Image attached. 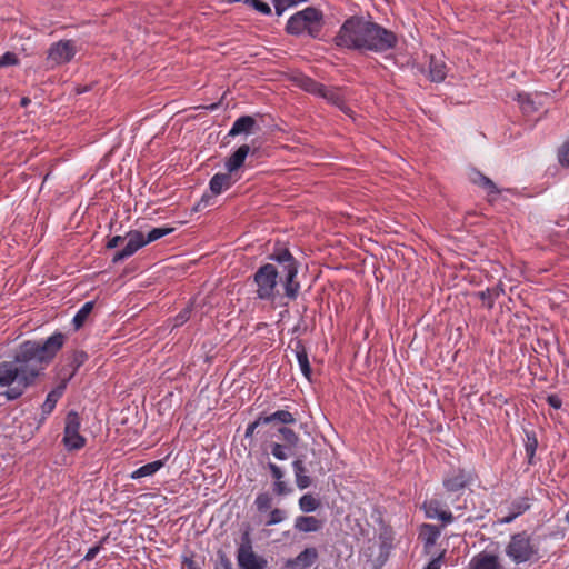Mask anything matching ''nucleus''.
Returning <instances> with one entry per match:
<instances>
[{"label":"nucleus","mask_w":569,"mask_h":569,"mask_svg":"<svg viewBox=\"0 0 569 569\" xmlns=\"http://www.w3.org/2000/svg\"><path fill=\"white\" fill-rule=\"evenodd\" d=\"M66 335L54 332L43 341L22 342L13 357L0 362V393L8 400L20 398L43 373L66 342Z\"/></svg>","instance_id":"nucleus-1"},{"label":"nucleus","mask_w":569,"mask_h":569,"mask_svg":"<svg viewBox=\"0 0 569 569\" xmlns=\"http://www.w3.org/2000/svg\"><path fill=\"white\" fill-rule=\"evenodd\" d=\"M397 42L392 31L358 16L348 18L335 37L336 46L359 51L385 52Z\"/></svg>","instance_id":"nucleus-2"},{"label":"nucleus","mask_w":569,"mask_h":569,"mask_svg":"<svg viewBox=\"0 0 569 569\" xmlns=\"http://www.w3.org/2000/svg\"><path fill=\"white\" fill-rule=\"evenodd\" d=\"M269 259L274 263L281 274L282 287L284 296L290 300H296L300 291V282L297 280L298 276V261L288 249L274 251L269 256Z\"/></svg>","instance_id":"nucleus-3"},{"label":"nucleus","mask_w":569,"mask_h":569,"mask_svg":"<svg viewBox=\"0 0 569 569\" xmlns=\"http://www.w3.org/2000/svg\"><path fill=\"white\" fill-rule=\"evenodd\" d=\"M282 274L274 263L260 266L253 274V282L257 287L256 297L260 300L274 302L279 296V284Z\"/></svg>","instance_id":"nucleus-4"},{"label":"nucleus","mask_w":569,"mask_h":569,"mask_svg":"<svg viewBox=\"0 0 569 569\" xmlns=\"http://www.w3.org/2000/svg\"><path fill=\"white\" fill-rule=\"evenodd\" d=\"M505 552L512 562L519 565L537 558L539 547L531 535L523 530L510 536Z\"/></svg>","instance_id":"nucleus-5"},{"label":"nucleus","mask_w":569,"mask_h":569,"mask_svg":"<svg viewBox=\"0 0 569 569\" xmlns=\"http://www.w3.org/2000/svg\"><path fill=\"white\" fill-rule=\"evenodd\" d=\"M321 11L313 7H308L290 17L286 30L289 34L300 36L307 32L312 38H316L321 29Z\"/></svg>","instance_id":"nucleus-6"},{"label":"nucleus","mask_w":569,"mask_h":569,"mask_svg":"<svg viewBox=\"0 0 569 569\" xmlns=\"http://www.w3.org/2000/svg\"><path fill=\"white\" fill-rule=\"evenodd\" d=\"M77 42L72 39L59 40L48 49L46 63L48 69L69 63L77 54Z\"/></svg>","instance_id":"nucleus-7"},{"label":"nucleus","mask_w":569,"mask_h":569,"mask_svg":"<svg viewBox=\"0 0 569 569\" xmlns=\"http://www.w3.org/2000/svg\"><path fill=\"white\" fill-rule=\"evenodd\" d=\"M81 418L77 411H69L66 416L62 443L67 450H80L86 446V438L80 435Z\"/></svg>","instance_id":"nucleus-8"},{"label":"nucleus","mask_w":569,"mask_h":569,"mask_svg":"<svg viewBox=\"0 0 569 569\" xmlns=\"http://www.w3.org/2000/svg\"><path fill=\"white\" fill-rule=\"evenodd\" d=\"M127 243L123 249L114 253L113 263L123 261L133 256L139 249L146 246L144 234L139 230H132L127 233Z\"/></svg>","instance_id":"nucleus-9"},{"label":"nucleus","mask_w":569,"mask_h":569,"mask_svg":"<svg viewBox=\"0 0 569 569\" xmlns=\"http://www.w3.org/2000/svg\"><path fill=\"white\" fill-rule=\"evenodd\" d=\"M472 481V473L465 469H453L448 472L442 485L448 492H458L465 489Z\"/></svg>","instance_id":"nucleus-10"},{"label":"nucleus","mask_w":569,"mask_h":569,"mask_svg":"<svg viewBox=\"0 0 569 569\" xmlns=\"http://www.w3.org/2000/svg\"><path fill=\"white\" fill-rule=\"evenodd\" d=\"M530 508L531 499L529 497H518L508 505L506 513L498 519V522L500 525L511 523Z\"/></svg>","instance_id":"nucleus-11"},{"label":"nucleus","mask_w":569,"mask_h":569,"mask_svg":"<svg viewBox=\"0 0 569 569\" xmlns=\"http://www.w3.org/2000/svg\"><path fill=\"white\" fill-rule=\"evenodd\" d=\"M237 560L239 569H266L267 560L257 556L250 546L238 549Z\"/></svg>","instance_id":"nucleus-12"},{"label":"nucleus","mask_w":569,"mask_h":569,"mask_svg":"<svg viewBox=\"0 0 569 569\" xmlns=\"http://www.w3.org/2000/svg\"><path fill=\"white\" fill-rule=\"evenodd\" d=\"M469 569H501L500 558L498 555L482 551L471 558Z\"/></svg>","instance_id":"nucleus-13"},{"label":"nucleus","mask_w":569,"mask_h":569,"mask_svg":"<svg viewBox=\"0 0 569 569\" xmlns=\"http://www.w3.org/2000/svg\"><path fill=\"white\" fill-rule=\"evenodd\" d=\"M238 179L239 178L233 179V173H230L229 171L223 173L218 172L210 179L209 189L213 196H219L223 191L230 189Z\"/></svg>","instance_id":"nucleus-14"},{"label":"nucleus","mask_w":569,"mask_h":569,"mask_svg":"<svg viewBox=\"0 0 569 569\" xmlns=\"http://www.w3.org/2000/svg\"><path fill=\"white\" fill-rule=\"evenodd\" d=\"M250 152L249 144H241L231 156L224 161V168L230 173L236 174L237 171L243 166Z\"/></svg>","instance_id":"nucleus-15"},{"label":"nucleus","mask_w":569,"mask_h":569,"mask_svg":"<svg viewBox=\"0 0 569 569\" xmlns=\"http://www.w3.org/2000/svg\"><path fill=\"white\" fill-rule=\"evenodd\" d=\"M317 558L318 552L315 548H306L295 559H289L286 567L291 569L295 567H298L299 569H307L316 562Z\"/></svg>","instance_id":"nucleus-16"},{"label":"nucleus","mask_w":569,"mask_h":569,"mask_svg":"<svg viewBox=\"0 0 569 569\" xmlns=\"http://www.w3.org/2000/svg\"><path fill=\"white\" fill-rule=\"evenodd\" d=\"M322 525V521L313 516H299L295 519V529L300 532L319 531Z\"/></svg>","instance_id":"nucleus-17"},{"label":"nucleus","mask_w":569,"mask_h":569,"mask_svg":"<svg viewBox=\"0 0 569 569\" xmlns=\"http://www.w3.org/2000/svg\"><path fill=\"white\" fill-rule=\"evenodd\" d=\"M295 353L302 375L310 380L311 379V366L309 362L308 353L305 345L298 340L295 346Z\"/></svg>","instance_id":"nucleus-18"},{"label":"nucleus","mask_w":569,"mask_h":569,"mask_svg":"<svg viewBox=\"0 0 569 569\" xmlns=\"http://www.w3.org/2000/svg\"><path fill=\"white\" fill-rule=\"evenodd\" d=\"M256 120L251 116H241L232 124L228 136L236 137L241 133L252 132Z\"/></svg>","instance_id":"nucleus-19"},{"label":"nucleus","mask_w":569,"mask_h":569,"mask_svg":"<svg viewBox=\"0 0 569 569\" xmlns=\"http://www.w3.org/2000/svg\"><path fill=\"white\" fill-rule=\"evenodd\" d=\"M441 535V530L436 525L423 523L420 527L419 538L425 542L426 547L433 546Z\"/></svg>","instance_id":"nucleus-20"},{"label":"nucleus","mask_w":569,"mask_h":569,"mask_svg":"<svg viewBox=\"0 0 569 569\" xmlns=\"http://www.w3.org/2000/svg\"><path fill=\"white\" fill-rule=\"evenodd\" d=\"M429 77H430V80L433 82L443 81L447 77L446 63L440 59H436L435 57H431L430 63H429Z\"/></svg>","instance_id":"nucleus-21"},{"label":"nucleus","mask_w":569,"mask_h":569,"mask_svg":"<svg viewBox=\"0 0 569 569\" xmlns=\"http://www.w3.org/2000/svg\"><path fill=\"white\" fill-rule=\"evenodd\" d=\"M262 416V421H264V425H269L272 422H279L281 425L288 426V425H295L297 419L296 417L289 412L288 410H278L271 415Z\"/></svg>","instance_id":"nucleus-22"},{"label":"nucleus","mask_w":569,"mask_h":569,"mask_svg":"<svg viewBox=\"0 0 569 569\" xmlns=\"http://www.w3.org/2000/svg\"><path fill=\"white\" fill-rule=\"evenodd\" d=\"M292 467L296 476L297 487L301 490L308 488L311 485V479L307 475V469L303 461L297 459L292 462Z\"/></svg>","instance_id":"nucleus-23"},{"label":"nucleus","mask_w":569,"mask_h":569,"mask_svg":"<svg viewBox=\"0 0 569 569\" xmlns=\"http://www.w3.org/2000/svg\"><path fill=\"white\" fill-rule=\"evenodd\" d=\"M163 467L162 460H154L152 462L146 463L141 466L140 468L136 469L130 473L131 479H140L144 477L153 476L156 472H158Z\"/></svg>","instance_id":"nucleus-24"},{"label":"nucleus","mask_w":569,"mask_h":569,"mask_svg":"<svg viewBox=\"0 0 569 569\" xmlns=\"http://www.w3.org/2000/svg\"><path fill=\"white\" fill-rule=\"evenodd\" d=\"M471 181L475 184L485 189L489 196L500 193V190L497 188L496 183L490 178L486 177L483 173L479 171L473 172Z\"/></svg>","instance_id":"nucleus-25"},{"label":"nucleus","mask_w":569,"mask_h":569,"mask_svg":"<svg viewBox=\"0 0 569 569\" xmlns=\"http://www.w3.org/2000/svg\"><path fill=\"white\" fill-rule=\"evenodd\" d=\"M503 292V284L498 283L492 288H487L486 290L478 292V297L482 301H487V308L491 309L495 305L496 299H498Z\"/></svg>","instance_id":"nucleus-26"},{"label":"nucleus","mask_w":569,"mask_h":569,"mask_svg":"<svg viewBox=\"0 0 569 569\" xmlns=\"http://www.w3.org/2000/svg\"><path fill=\"white\" fill-rule=\"evenodd\" d=\"M94 308L93 301H87L74 315L72 319V325L76 330H79L88 320Z\"/></svg>","instance_id":"nucleus-27"},{"label":"nucleus","mask_w":569,"mask_h":569,"mask_svg":"<svg viewBox=\"0 0 569 569\" xmlns=\"http://www.w3.org/2000/svg\"><path fill=\"white\" fill-rule=\"evenodd\" d=\"M88 360V355L87 352L82 351V350H77L74 351L72 355H71V359H70V363H69V367H70V370H68V372L66 375L69 376V378H73V376L76 375V372L78 371V369Z\"/></svg>","instance_id":"nucleus-28"},{"label":"nucleus","mask_w":569,"mask_h":569,"mask_svg":"<svg viewBox=\"0 0 569 569\" xmlns=\"http://www.w3.org/2000/svg\"><path fill=\"white\" fill-rule=\"evenodd\" d=\"M538 448V440L535 432H526L525 450L529 465H535L533 458Z\"/></svg>","instance_id":"nucleus-29"},{"label":"nucleus","mask_w":569,"mask_h":569,"mask_svg":"<svg viewBox=\"0 0 569 569\" xmlns=\"http://www.w3.org/2000/svg\"><path fill=\"white\" fill-rule=\"evenodd\" d=\"M320 507V501L310 493H306L299 499V508L303 512H312Z\"/></svg>","instance_id":"nucleus-30"},{"label":"nucleus","mask_w":569,"mask_h":569,"mask_svg":"<svg viewBox=\"0 0 569 569\" xmlns=\"http://www.w3.org/2000/svg\"><path fill=\"white\" fill-rule=\"evenodd\" d=\"M422 509L425 511V515L429 519H438L443 509L440 506V502L436 499H431L428 501H425L422 505Z\"/></svg>","instance_id":"nucleus-31"},{"label":"nucleus","mask_w":569,"mask_h":569,"mask_svg":"<svg viewBox=\"0 0 569 569\" xmlns=\"http://www.w3.org/2000/svg\"><path fill=\"white\" fill-rule=\"evenodd\" d=\"M174 230V228H171V227H159V228H153L152 230H150L148 232L147 236H144V243L146 246L153 242V241H157L159 239H161L162 237H166L170 233H172Z\"/></svg>","instance_id":"nucleus-32"},{"label":"nucleus","mask_w":569,"mask_h":569,"mask_svg":"<svg viewBox=\"0 0 569 569\" xmlns=\"http://www.w3.org/2000/svg\"><path fill=\"white\" fill-rule=\"evenodd\" d=\"M325 84L319 83L310 78H306L302 80V88L312 94L321 97L325 91Z\"/></svg>","instance_id":"nucleus-33"},{"label":"nucleus","mask_w":569,"mask_h":569,"mask_svg":"<svg viewBox=\"0 0 569 569\" xmlns=\"http://www.w3.org/2000/svg\"><path fill=\"white\" fill-rule=\"evenodd\" d=\"M278 432L281 436V439L288 445V446H296L299 441L298 435L290 428L283 426L278 429Z\"/></svg>","instance_id":"nucleus-34"},{"label":"nucleus","mask_w":569,"mask_h":569,"mask_svg":"<svg viewBox=\"0 0 569 569\" xmlns=\"http://www.w3.org/2000/svg\"><path fill=\"white\" fill-rule=\"evenodd\" d=\"M321 97L325 98L326 100L330 101L331 103L336 104L341 110H345V108H343L345 102H343L342 98L340 97V94L335 89L325 87V91L321 94Z\"/></svg>","instance_id":"nucleus-35"},{"label":"nucleus","mask_w":569,"mask_h":569,"mask_svg":"<svg viewBox=\"0 0 569 569\" xmlns=\"http://www.w3.org/2000/svg\"><path fill=\"white\" fill-rule=\"evenodd\" d=\"M254 505H256L258 511H260V512L267 511L272 506V498L267 492L259 493L256 497Z\"/></svg>","instance_id":"nucleus-36"},{"label":"nucleus","mask_w":569,"mask_h":569,"mask_svg":"<svg viewBox=\"0 0 569 569\" xmlns=\"http://www.w3.org/2000/svg\"><path fill=\"white\" fill-rule=\"evenodd\" d=\"M305 2H308V0H273L276 13L278 16H281L288 8Z\"/></svg>","instance_id":"nucleus-37"},{"label":"nucleus","mask_w":569,"mask_h":569,"mask_svg":"<svg viewBox=\"0 0 569 569\" xmlns=\"http://www.w3.org/2000/svg\"><path fill=\"white\" fill-rule=\"evenodd\" d=\"M71 379H72V378H69V376L64 373V375L61 377V381L59 382V385H58L56 388H53V389L49 392V395H50L51 397H53V398H56V399H58V400H59V399L62 397V395H63V392H64V390H66V388H67V385H68V382H69Z\"/></svg>","instance_id":"nucleus-38"},{"label":"nucleus","mask_w":569,"mask_h":569,"mask_svg":"<svg viewBox=\"0 0 569 569\" xmlns=\"http://www.w3.org/2000/svg\"><path fill=\"white\" fill-rule=\"evenodd\" d=\"M518 102L520 103L522 111L526 113H530L536 110V108L533 106V101L531 100L530 96L527 93H519Z\"/></svg>","instance_id":"nucleus-39"},{"label":"nucleus","mask_w":569,"mask_h":569,"mask_svg":"<svg viewBox=\"0 0 569 569\" xmlns=\"http://www.w3.org/2000/svg\"><path fill=\"white\" fill-rule=\"evenodd\" d=\"M244 3L256 9L258 12L262 14H270L271 8L267 2H263L261 0H244Z\"/></svg>","instance_id":"nucleus-40"},{"label":"nucleus","mask_w":569,"mask_h":569,"mask_svg":"<svg viewBox=\"0 0 569 569\" xmlns=\"http://www.w3.org/2000/svg\"><path fill=\"white\" fill-rule=\"evenodd\" d=\"M286 519V511L281 509H273L269 513V519L266 521L267 526H273L282 522Z\"/></svg>","instance_id":"nucleus-41"},{"label":"nucleus","mask_w":569,"mask_h":569,"mask_svg":"<svg viewBox=\"0 0 569 569\" xmlns=\"http://www.w3.org/2000/svg\"><path fill=\"white\" fill-rule=\"evenodd\" d=\"M558 160L561 166L569 167V140L565 141L559 148Z\"/></svg>","instance_id":"nucleus-42"},{"label":"nucleus","mask_w":569,"mask_h":569,"mask_svg":"<svg viewBox=\"0 0 569 569\" xmlns=\"http://www.w3.org/2000/svg\"><path fill=\"white\" fill-rule=\"evenodd\" d=\"M191 307H186L173 318V327H180L190 319Z\"/></svg>","instance_id":"nucleus-43"},{"label":"nucleus","mask_w":569,"mask_h":569,"mask_svg":"<svg viewBox=\"0 0 569 569\" xmlns=\"http://www.w3.org/2000/svg\"><path fill=\"white\" fill-rule=\"evenodd\" d=\"M57 402L58 399L51 397L49 393L47 395V398L41 407L43 419L54 410Z\"/></svg>","instance_id":"nucleus-44"},{"label":"nucleus","mask_w":569,"mask_h":569,"mask_svg":"<svg viewBox=\"0 0 569 569\" xmlns=\"http://www.w3.org/2000/svg\"><path fill=\"white\" fill-rule=\"evenodd\" d=\"M19 59L16 53L13 52H6L0 57V68L9 67V66H16L18 64Z\"/></svg>","instance_id":"nucleus-45"},{"label":"nucleus","mask_w":569,"mask_h":569,"mask_svg":"<svg viewBox=\"0 0 569 569\" xmlns=\"http://www.w3.org/2000/svg\"><path fill=\"white\" fill-rule=\"evenodd\" d=\"M271 453L278 460H286L288 458V455L286 452L284 446H282L280 443H272L271 445Z\"/></svg>","instance_id":"nucleus-46"},{"label":"nucleus","mask_w":569,"mask_h":569,"mask_svg":"<svg viewBox=\"0 0 569 569\" xmlns=\"http://www.w3.org/2000/svg\"><path fill=\"white\" fill-rule=\"evenodd\" d=\"M264 425V421H262V416H259L253 422L249 423L246 429L244 436L252 437L256 429L260 426Z\"/></svg>","instance_id":"nucleus-47"},{"label":"nucleus","mask_w":569,"mask_h":569,"mask_svg":"<svg viewBox=\"0 0 569 569\" xmlns=\"http://www.w3.org/2000/svg\"><path fill=\"white\" fill-rule=\"evenodd\" d=\"M104 540H106V538L99 545L91 547L84 555L83 561L93 560L97 557V555L100 552Z\"/></svg>","instance_id":"nucleus-48"},{"label":"nucleus","mask_w":569,"mask_h":569,"mask_svg":"<svg viewBox=\"0 0 569 569\" xmlns=\"http://www.w3.org/2000/svg\"><path fill=\"white\" fill-rule=\"evenodd\" d=\"M273 492L278 496H283L289 493L290 489L287 487L286 482L279 480L273 483Z\"/></svg>","instance_id":"nucleus-49"},{"label":"nucleus","mask_w":569,"mask_h":569,"mask_svg":"<svg viewBox=\"0 0 569 569\" xmlns=\"http://www.w3.org/2000/svg\"><path fill=\"white\" fill-rule=\"evenodd\" d=\"M268 468H269L272 477L276 479V481H279V480H281L283 478V476H284L283 471L276 463L269 462L268 463Z\"/></svg>","instance_id":"nucleus-50"},{"label":"nucleus","mask_w":569,"mask_h":569,"mask_svg":"<svg viewBox=\"0 0 569 569\" xmlns=\"http://www.w3.org/2000/svg\"><path fill=\"white\" fill-rule=\"evenodd\" d=\"M547 402L553 409H560L562 406V400L558 395H549L547 397Z\"/></svg>","instance_id":"nucleus-51"},{"label":"nucleus","mask_w":569,"mask_h":569,"mask_svg":"<svg viewBox=\"0 0 569 569\" xmlns=\"http://www.w3.org/2000/svg\"><path fill=\"white\" fill-rule=\"evenodd\" d=\"M438 519L442 521V525H443V526H446V525H448V523H451V522L453 521V519H455V518H453V515H452V512H451V511H449V510H443V511L441 512V515L439 516V518H438Z\"/></svg>","instance_id":"nucleus-52"},{"label":"nucleus","mask_w":569,"mask_h":569,"mask_svg":"<svg viewBox=\"0 0 569 569\" xmlns=\"http://www.w3.org/2000/svg\"><path fill=\"white\" fill-rule=\"evenodd\" d=\"M443 553H440L438 557L433 558L425 569H440L442 562Z\"/></svg>","instance_id":"nucleus-53"},{"label":"nucleus","mask_w":569,"mask_h":569,"mask_svg":"<svg viewBox=\"0 0 569 569\" xmlns=\"http://www.w3.org/2000/svg\"><path fill=\"white\" fill-rule=\"evenodd\" d=\"M123 241V238L121 236H114L107 242L106 247L108 249L117 248L121 242Z\"/></svg>","instance_id":"nucleus-54"},{"label":"nucleus","mask_w":569,"mask_h":569,"mask_svg":"<svg viewBox=\"0 0 569 569\" xmlns=\"http://www.w3.org/2000/svg\"><path fill=\"white\" fill-rule=\"evenodd\" d=\"M220 565L223 569H233L231 560L226 556L220 557Z\"/></svg>","instance_id":"nucleus-55"},{"label":"nucleus","mask_w":569,"mask_h":569,"mask_svg":"<svg viewBox=\"0 0 569 569\" xmlns=\"http://www.w3.org/2000/svg\"><path fill=\"white\" fill-rule=\"evenodd\" d=\"M187 569H198L197 563L191 558H186L182 562Z\"/></svg>","instance_id":"nucleus-56"},{"label":"nucleus","mask_w":569,"mask_h":569,"mask_svg":"<svg viewBox=\"0 0 569 569\" xmlns=\"http://www.w3.org/2000/svg\"><path fill=\"white\" fill-rule=\"evenodd\" d=\"M29 101H30V100H29L28 98H23V99L21 100V104H22V106H27V104L29 103Z\"/></svg>","instance_id":"nucleus-57"},{"label":"nucleus","mask_w":569,"mask_h":569,"mask_svg":"<svg viewBox=\"0 0 569 569\" xmlns=\"http://www.w3.org/2000/svg\"><path fill=\"white\" fill-rule=\"evenodd\" d=\"M565 521L567 522V525H569V511L565 516Z\"/></svg>","instance_id":"nucleus-58"}]
</instances>
